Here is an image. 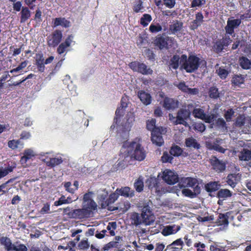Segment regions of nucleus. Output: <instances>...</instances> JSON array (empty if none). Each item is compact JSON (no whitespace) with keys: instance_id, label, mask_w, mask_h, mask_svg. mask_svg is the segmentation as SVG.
<instances>
[{"instance_id":"nucleus-1","label":"nucleus","mask_w":251,"mask_h":251,"mask_svg":"<svg viewBox=\"0 0 251 251\" xmlns=\"http://www.w3.org/2000/svg\"><path fill=\"white\" fill-rule=\"evenodd\" d=\"M156 120L151 119L146 122V127L151 131V140L153 144L161 147L164 141L162 136L167 133V128L164 126H156Z\"/></svg>"},{"instance_id":"nucleus-2","label":"nucleus","mask_w":251,"mask_h":251,"mask_svg":"<svg viewBox=\"0 0 251 251\" xmlns=\"http://www.w3.org/2000/svg\"><path fill=\"white\" fill-rule=\"evenodd\" d=\"M202 61L195 55H190L187 57L186 54L180 57V64L187 73H191L197 70Z\"/></svg>"},{"instance_id":"nucleus-3","label":"nucleus","mask_w":251,"mask_h":251,"mask_svg":"<svg viewBox=\"0 0 251 251\" xmlns=\"http://www.w3.org/2000/svg\"><path fill=\"white\" fill-rule=\"evenodd\" d=\"M175 43V39L169 37L165 33L157 35L153 40V45L160 50H167L172 48Z\"/></svg>"},{"instance_id":"nucleus-4","label":"nucleus","mask_w":251,"mask_h":251,"mask_svg":"<svg viewBox=\"0 0 251 251\" xmlns=\"http://www.w3.org/2000/svg\"><path fill=\"white\" fill-rule=\"evenodd\" d=\"M232 42L231 38L225 35L221 39H218L213 42L212 50L215 53L219 54L227 48Z\"/></svg>"},{"instance_id":"nucleus-5","label":"nucleus","mask_w":251,"mask_h":251,"mask_svg":"<svg viewBox=\"0 0 251 251\" xmlns=\"http://www.w3.org/2000/svg\"><path fill=\"white\" fill-rule=\"evenodd\" d=\"M128 66L133 71L144 75H152L153 73V71L150 67L145 63L138 61L130 62Z\"/></svg>"},{"instance_id":"nucleus-6","label":"nucleus","mask_w":251,"mask_h":251,"mask_svg":"<svg viewBox=\"0 0 251 251\" xmlns=\"http://www.w3.org/2000/svg\"><path fill=\"white\" fill-rule=\"evenodd\" d=\"M83 208L81 209H76L73 210L69 207L64 209V213L69 218L75 219H82L89 217L90 216Z\"/></svg>"},{"instance_id":"nucleus-7","label":"nucleus","mask_w":251,"mask_h":251,"mask_svg":"<svg viewBox=\"0 0 251 251\" xmlns=\"http://www.w3.org/2000/svg\"><path fill=\"white\" fill-rule=\"evenodd\" d=\"M63 38L62 31L59 29L54 30L47 38L49 47L55 48L61 42Z\"/></svg>"},{"instance_id":"nucleus-8","label":"nucleus","mask_w":251,"mask_h":251,"mask_svg":"<svg viewBox=\"0 0 251 251\" xmlns=\"http://www.w3.org/2000/svg\"><path fill=\"white\" fill-rule=\"evenodd\" d=\"M128 147L135 148L133 153L132 154V156L135 159L138 161H142L145 158L146 155V152L144 151V148L139 143L132 141L129 144Z\"/></svg>"},{"instance_id":"nucleus-9","label":"nucleus","mask_w":251,"mask_h":251,"mask_svg":"<svg viewBox=\"0 0 251 251\" xmlns=\"http://www.w3.org/2000/svg\"><path fill=\"white\" fill-rule=\"evenodd\" d=\"M190 112L188 109L180 108L177 112L176 117H173L175 119L173 121L175 125H183L186 126L187 124L186 120L190 116Z\"/></svg>"},{"instance_id":"nucleus-10","label":"nucleus","mask_w":251,"mask_h":251,"mask_svg":"<svg viewBox=\"0 0 251 251\" xmlns=\"http://www.w3.org/2000/svg\"><path fill=\"white\" fill-rule=\"evenodd\" d=\"M193 115L195 118L201 119L205 123L210 124L214 121L216 116L214 114H206L204 110L201 108H195L193 111Z\"/></svg>"},{"instance_id":"nucleus-11","label":"nucleus","mask_w":251,"mask_h":251,"mask_svg":"<svg viewBox=\"0 0 251 251\" xmlns=\"http://www.w3.org/2000/svg\"><path fill=\"white\" fill-rule=\"evenodd\" d=\"M162 179L168 184L173 185L178 182L179 177L174 172L165 170L163 173Z\"/></svg>"},{"instance_id":"nucleus-12","label":"nucleus","mask_w":251,"mask_h":251,"mask_svg":"<svg viewBox=\"0 0 251 251\" xmlns=\"http://www.w3.org/2000/svg\"><path fill=\"white\" fill-rule=\"evenodd\" d=\"M209 162L212 168L216 172L221 173L224 172L226 168V163L222 160H220L216 156H212Z\"/></svg>"},{"instance_id":"nucleus-13","label":"nucleus","mask_w":251,"mask_h":251,"mask_svg":"<svg viewBox=\"0 0 251 251\" xmlns=\"http://www.w3.org/2000/svg\"><path fill=\"white\" fill-rule=\"evenodd\" d=\"M141 217L143 223L147 225H150L154 222L152 212L148 206L144 207L143 208Z\"/></svg>"},{"instance_id":"nucleus-14","label":"nucleus","mask_w":251,"mask_h":251,"mask_svg":"<svg viewBox=\"0 0 251 251\" xmlns=\"http://www.w3.org/2000/svg\"><path fill=\"white\" fill-rule=\"evenodd\" d=\"M73 38L74 36L72 34L69 35L64 42L58 45L56 51L58 54L61 55L67 51V49L70 47Z\"/></svg>"},{"instance_id":"nucleus-15","label":"nucleus","mask_w":251,"mask_h":251,"mask_svg":"<svg viewBox=\"0 0 251 251\" xmlns=\"http://www.w3.org/2000/svg\"><path fill=\"white\" fill-rule=\"evenodd\" d=\"M241 23V19H228L225 26L226 33L231 35L234 32V29L238 27Z\"/></svg>"},{"instance_id":"nucleus-16","label":"nucleus","mask_w":251,"mask_h":251,"mask_svg":"<svg viewBox=\"0 0 251 251\" xmlns=\"http://www.w3.org/2000/svg\"><path fill=\"white\" fill-rule=\"evenodd\" d=\"M61 26L63 27L68 28L71 26V22L64 17L55 18L52 19V26L56 27Z\"/></svg>"},{"instance_id":"nucleus-17","label":"nucleus","mask_w":251,"mask_h":251,"mask_svg":"<svg viewBox=\"0 0 251 251\" xmlns=\"http://www.w3.org/2000/svg\"><path fill=\"white\" fill-rule=\"evenodd\" d=\"M183 23L178 20L174 21L169 25L170 34H175L179 32L183 27Z\"/></svg>"},{"instance_id":"nucleus-18","label":"nucleus","mask_w":251,"mask_h":251,"mask_svg":"<svg viewBox=\"0 0 251 251\" xmlns=\"http://www.w3.org/2000/svg\"><path fill=\"white\" fill-rule=\"evenodd\" d=\"M180 229V226L175 225L167 226H165L162 231V234L167 236L171 234L176 233Z\"/></svg>"},{"instance_id":"nucleus-19","label":"nucleus","mask_w":251,"mask_h":251,"mask_svg":"<svg viewBox=\"0 0 251 251\" xmlns=\"http://www.w3.org/2000/svg\"><path fill=\"white\" fill-rule=\"evenodd\" d=\"M138 97L142 102L146 105H149L151 102V95L143 90L139 91L138 92Z\"/></svg>"},{"instance_id":"nucleus-20","label":"nucleus","mask_w":251,"mask_h":251,"mask_svg":"<svg viewBox=\"0 0 251 251\" xmlns=\"http://www.w3.org/2000/svg\"><path fill=\"white\" fill-rule=\"evenodd\" d=\"M195 16V20L192 22L190 25V28L192 30L197 29L203 22V16L201 12H198Z\"/></svg>"},{"instance_id":"nucleus-21","label":"nucleus","mask_w":251,"mask_h":251,"mask_svg":"<svg viewBox=\"0 0 251 251\" xmlns=\"http://www.w3.org/2000/svg\"><path fill=\"white\" fill-rule=\"evenodd\" d=\"M119 195L126 198H132L134 196V191L131 190L129 187H122L120 189L117 188L116 190Z\"/></svg>"},{"instance_id":"nucleus-22","label":"nucleus","mask_w":251,"mask_h":251,"mask_svg":"<svg viewBox=\"0 0 251 251\" xmlns=\"http://www.w3.org/2000/svg\"><path fill=\"white\" fill-rule=\"evenodd\" d=\"M97 205L94 201H88L87 202L83 201L82 208L85 209V211L88 213L90 216L93 210L97 209Z\"/></svg>"},{"instance_id":"nucleus-23","label":"nucleus","mask_w":251,"mask_h":251,"mask_svg":"<svg viewBox=\"0 0 251 251\" xmlns=\"http://www.w3.org/2000/svg\"><path fill=\"white\" fill-rule=\"evenodd\" d=\"M221 186L219 181H210L205 184L204 188L207 192L212 193L218 191Z\"/></svg>"},{"instance_id":"nucleus-24","label":"nucleus","mask_w":251,"mask_h":251,"mask_svg":"<svg viewBox=\"0 0 251 251\" xmlns=\"http://www.w3.org/2000/svg\"><path fill=\"white\" fill-rule=\"evenodd\" d=\"M146 184L151 190L155 189L156 192H159V183L158 179L154 177H151L146 181Z\"/></svg>"},{"instance_id":"nucleus-25","label":"nucleus","mask_w":251,"mask_h":251,"mask_svg":"<svg viewBox=\"0 0 251 251\" xmlns=\"http://www.w3.org/2000/svg\"><path fill=\"white\" fill-rule=\"evenodd\" d=\"M35 64L38 70L40 72H44L45 70V61L43 55L42 53H37L35 55Z\"/></svg>"},{"instance_id":"nucleus-26","label":"nucleus","mask_w":251,"mask_h":251,"mask_svg":"<svg viewBox=\"0 0 251 251\" xmlns=\"http://www.w3.org/2000/svg\"><path fill=\"white\" fill-rule=\"evenodd\" d=\"M119 194H118L117 192H115L110 194L107 198V202H108V206H107V209L109 211H114L118 209V207L110 206V204L113 203L119 198Z\"/></svg>"},{"instance_id":"nucleus-27","label":"nucleus","mask_w":251,"mask_h":251,"mask_svg":"<svg viewBox=\"0 0 251 251\" xmlns=\"http://www.w3.org/2000/svg\"><path fill=\"white\" fill-rule=\"evenodd\" d=\"M107 192H105L98 196V202L102 209H105L108 206V202H107Z\"/></svg>"},{"instance_id":"nucleus-28","label":"nucleus","mask_w":251,"mask_h":251,"mask_svg":"<svg viewBox=\"0 0 251 251\" xmlns=\"http://www.w3.org/2000/svg\"><path fill=\"white\" fill-rule=\"evenodd\" d=\"M239 181L238 175L235 174H228L226 178V182L228 185L234 188Z\"/></svg>"},{"instance_id":"nucleus-29","label":"nucleus","mask_w":251,"mask_h":251,"mask_svg":"<svg viewBox=\"0 0 251 251\" xmlns=\"http://www.w3.org/2000/svg\"><path fill=\"white\" fill-rule=\"evenodd\" d=\"M163 106L168 110L174 109L177 107V103L173 99L165 98L163 100Z\"/></svg>"},{"instance_id":"nucleus-30","label":"nucleus","mask_w":251,"mask_h":251,"mask_svg":"<svg viewBox=\"0 0 251 251\" xmlns=\"http://www.w3.org/2000/svg\"><path fill=\"white\" fill-rule=\"evenodd\" d=\"M188 187L193 188V191L198 192H201V187L199 185L198 180L196 178L189 177V179L187 180Z\"/></svg>"},{"instance_id":"nucleus-31","label":"nucleus","mask_w":251,"mask_h":251,"mask_svg":"<svg viewBox=\"0 0 251 251\" xmlns=\"http://www.w3.org/2000/svg\"><path fill=\"white\" fill-rule=\"evenodd\" d=\"M24 155L21 157L20 162L22 164H25L28 160L35 156L33 151L31 149H26L24 151Z\"/></svg>"},{"instance_id":"nucleus-32","label":"nucleus","mask_w":251,"mask_h":251,"mask_svg":"<svg viewBox=\"0 0 251 251\" xmlns=\"http://www.w3.org/2000/svg\"><path fill=\"white\" fill-rule=\"evenodd\" d=\"M0 243L5 246L7 251H16V246L12 244L10 240L6 237H2L0 239Z\"/></svg>"},{"instance_id":"nucleus-33","label":"nucleus","mask_w":251,"mask_h":251,"mask_svg":"<svg viewBox=\"0 0 251 251\" xmlns=\"http://www.w3.org/2000/svg\"><path fill=\"white\" fill-rule=\"evenodd\" d=\"M238 157L240 160L248 161L251 159V152L250 150L243 149L239 152Z\"/></svg>"},{"instance_id":"nucleus-34","label":"nucleus","mask_w":251,"mask_h":251,"mask_svg":"<svg viewBox=\"0 0 251 251\" xmlns=\"http://www.w3.org/2000/svg\"><path fill=\"white\" fill-rule=\"evenodd\" d=\"M185 143L186 146L188 148H193L197 150L201 148L200 144L192 137L186 138Z\"/></svg>"},{"instance_id":"nucleus-35","label":"nucleus","mask_w":251,"mask_h":251,"mask_svg":"<svg viewBox=\"0 0 251 251\" xmlns=\"http://www.w3.org/2000/svg\"><path fill=\"white\" fill-rule=\"evenodd\" d=\"M216 223L218 226H227L228 225V216L227 213L219 214L216 221Z\"/></svg>"},{"instance_id":"nucleus-36","label":"nucleus","mask_w":251,"mask_h":251,"mask_svg":"<svg viewBox=\"0 0 251 251\" xmlns=\"http://www.w3.org/2000/svg\"><path fill=\"white\" fill-rule=\"evenodd\" d=\"M182 152L183 150L179 146L176 145H173L169 151V153L175 157H178L181 155Z\"/></svg>"},{"instance_id":"nucleus-37","label":"nucleus","mask_w":251,"mask_h":251,"mask_svg":"<svg viewBox=\"0 0 251 251\" xmlns=\"http://www.w3.org/2000/svg\"><path fill=\"white\" fill-rule=\"evenodd\" d=\"M130 219L132 222V224L135 225V226H138L143 223V221H142L141 215H140V214H138V213H133L131 215Z\"/></svg>"},{"instance_id":"nucleus-38","label":"nucleus","mask_w":251,"mask_h":251,"mask_svg":"<svg viewBox=\"0 0 251 251\" xmlns=\"http://www.w3.org/2000/svg\"><path fill=\"white\" fill-rule=\"evenodd\" d=\"M240 66L243 69H249L251 67V61L245 56H242L239 58V60Z\"/></svg>"},{"instance_id":"nucleus-39","label":"nucleus","mask_w":251,"mask_h":251,"mask_svg":"<svg viewBox=\"0 0 251 251\" xmlns=\"http://www.w3.org/2000/svg\"><path fill=\"white\" fill-rule=\"evenodd\" d=\"M21 22H25L30 16V11L28 7H23L20 12Z\"/></svg>"},{"instance_id":"nucleus-40","label":"nucleus","mask_w":251,"mask_h":251,"mask_svg":"<svg viewBox=\"0 0 251 251\" xmlns=\"http://www.w3.org/2000/svg\"><path fill=\"white\" fill-rule=\"evenodd\" d=\"M209 97L214 100H217L220 97V92L216 86H212L208 90Z\"/></svg>"},{"instance_id":"nucleus-41","label":"nucleus","mask_w":251,"mask_h":251,"mask_svg":"<svg viewBox=\"0 0 251 251\" xmlns=\"http://www.w3.org/2000/svg\"><path fill=\"white\" fill-rule=\"evenodd\" d=\"M232 196V192L227 189H221L219 190L217 194V197L220 199H225L230 197Z\"/></svg>"},{"instance_id":"nucleus-42","label":"nucleus","mask_w":251,"mask_h":251,"mask_svg":"<svg viewBox=\"0 0 251 251\" xmlns=\"http://www.w3.org/2000/svg\"><path fill=\"white\" fill-rule=\"evenodd\" d=\"M30 136V133L28 132L23 131L21 134V138L19 140H17V149L23 148L24 143L21 141V140H26Z\"/></svg>"},{"instance_id":"nucleus-43","label":"nucleus","mask_w":251,"mask_h":251,"mask_svg":"<svg viewBox=\"0 0 251 251\" xmlns=\"http://www.w3.org/2000/svg\"><path fill=\"white\" fill-rule=\"evenodd\" d=\"M152 20V17L149 14H144L140 19V24L143 26L146 27Z\"/></svg>"},{"instance_id":"nucleus-44","label":"nucleus","mask_w":251,"mask_h":251,"mask_svg":"<svg viewBox=\"0 0 251 251\" xmlns=\"http://www.w3.org/2000/svg\"><path fill=\"white\" fill-rule=\"evenodd\" d=\"M180 57L177 54L174 55L171 58L170 62V66L174 69H177L179 67V61Z\"/></svg>"},{"instance_id":"nucleus-45","label":"nucleus","mask_w":251,"mask_h":251,"mask_svg":"<svg viewBox=\"0 0 251 251\" xmlns=\"http://www.w3.org/2000/svg\"><path fill=\"white\" fill-rule=\"evenodd\" d=\"M182 194L187 197L190 198H196L199 194L201 193L200 192H196V191H192L188 188H184L182 190Z\"/></svg>"},{"instance_id":"nucleus-46","label":"nucleus","mask_w":251,"mask_h":251,"mask_svg":"<svg viewBox=\"0 0 251 251\" xmlns=\"http://www.w3.org/2000/svg\"><path fill=\"white\" fill-rule=\"evenodd\" d=\"M219 141L218 140H216V143L214 142L213 144H210L209 146V149L210 150H213L218 152L224 153L226 151V149L223 148L218 144Z\"/></svg>"},{"instance_id":"nucleus-47","label":"nucleus","mask_w":251,"mask_h":251,"mask_svg":"<svg viewBox=\"0 0 251 251\" xmlns=\"http://www.w3.org/2000/svg\"><path fill=\"white\" fill-rule=\"evenodd\" d=\"M63 160L61 158H50V160L47 162L46 164L48 166L52 168L61 164Z\"/></svg>"},{"instance_id":"nucleus-48","label":"nucleus","mask_w":251,"mask_h":251,"mask_svg":"<svg viewBox=\"0 0 251 251\" xmlns=\"http://www.w3.org/2000/svg\"><path fill=\"white\" fill-rule=\"evenodd\" d=\"M244 77L241 75H234L231 80L232 83L234 85H240L244 83Z\"/></svg>"},{"instance_id":"nucleus-49","label":"nucleus","mask_w":251,"mask_h":251,"mask_svg":"<svg viewBox=\"0 0 251 251\" xmlns=\"http://www.w3.org/2000/svg\"><path fill=\"white\" fill-rule=\"evenodd\" d=\"M174 159L173 156L169 153L167 151H164L163 155L161 157V160L163 163H172Z\"/></svg>"},{"instance_id":"nucleus-50","label":"nucleus","mask_w":251,"mask_h":251,"mask_svg":"<svg viewBox=\"0 0 251 251\" xmlns=\"http://www.w3.org/2000/svg\"><path fill=\"white\" fill-rule=\"evenodd\" d=\"M162 30V26L158 23L151 24L149 27V31L151 33H156Z\"/></svg>"},{"instance_id":"nucleus-51","label":"nucleus","mask_w":251,"mask_h":251,"mask_svg":"<svg viewBox=\"0 0 251 251\" xmlns=\"http://www.w3.org/2000/svg\"><path fill=\"white\" fill-rule=\"evenodd\" d=\"M144 7L143 5V1L141 0H138L134 4L133 10L135 13L142 12V10H144Z\"/></svg>"},{"instance_id":"nucleus-52","label":"nucleus","mask_w":251,"mask_h":251,"mask_svg":"<svg viewBox=\"0 0 251 251\" xmlns=\"http://www.w3.org/2000/svg\"><path fill=\"white\" fill-rule=\"evenodd\" d=\"M245 120L246 119L244 115H240L236 118V121L234 123V125L236 126L241 127L244 126L245 124Z\"/></svg>"},{"instance_id":"nucleus-53","label":"nucleus","mask_w":251,"mask_h":251,"mask_svg":"<svg viewBox=\"0 0 251 251\" xmlns=\"http://www.w3.org/2000/svg\"><path fill=\"white\" fill-rule=\"evenodd\" d=\"M77 247L80 250H86L90 247V244L88 241V239L82 240L77 245Z\"/></svg>"},{"instance_id":"nucleus-54","label":"nucleus","mask_w":251,"mask_h":251,"mask_svg":"<svg viewBox=\"0 0 251 251\" xmlns=\"http://www.w3.org/2000/svg\"><path fill=\"white\" fill-rule=\"evenodd\" d=\"M146 55L148 60L154 62L155 60V55L151 49H146L145 51Z\"/></svg>"},{"instance_id":"nucleus-55","label":"nucleus","mask_w":251,"mask_h":251,"mask_svg":"<svg viewBox=\"0 0 251 251\" xmlns=\"http://www.w3.org/2000/svg\"><path fill=\"white\" fill-rule=\"evenodd\" d=\"M136 190L138 192H141L143 190L144 184L142 180L140 179H137L134 184Z\"/></svg>"},{"instance_id":"nucleus-56","label":"nucleus","mask_w":251,"mask_h":251,"mask_svg":"<svg viewBox=\"0 0 251 251\" xmlns=\"http://www.w3.org/2000/svg\"><path fill=\"white\" fill-rule=\"evenodd\" d=\"M147 37L145 34L144 35L140 34L136 41L137 45L139 47L143 46L147 41Z\"/></svg>"},{"instance_id":"nucleus-57","label":"nucleus","mask_w":251,"mask_h":251,"mask_svg":"<svg viewBox=\"0 0 251 251\" xmlns=\"http://www.w3.org/2000/svg\"><path fill=\"white\" fill-rule=\"evenodd\" d=\"M218 75L221 79H225L228 75V72L225 69L221 67L219 68V70L217 71Z\"/></svg>"},{"instance_id":"nucleus-58","label":"nucleus","mask_w":251,"mask_h":251,"mask_svg":"<svg viewBox=\"0 0 251 251\" xmlns=\"http://www.w3.org/2000/svg\"><path fill=\"white\" fill-rule=\"evenodd\" d=\"M234 114V110L232 109H229L226 110L224 114V117L225 118L226 122H230L231 121L232 116Z\"/></svg>"},{"instance_id":"nucleus-59","label":"nucleus","mask_w":251,"mask_h":251,"mask_svg":"<svg viewBox=\"0 0 251 251\" xmlns=\"http://www.w3.org/2000/svg\"><path fill=\"white\" fill-rule=\"evenodd\" d=\"M194 128L195 130L202 132L205 130V126L202 123H197L195 124Z\"/></svg>"},{"instance_id":"nucleus-60","label":"nucleus","mask_w":251,"mask_h":251,"mask_svg":"<svg viewBox=\"0 0 251 251\" xmlns=\"http://www.w3.org/2000/svg\"><path fill=\"white\" fill-rule=\"evenodd\" d=\"M176 86L177 88L181 90L182 92L186 93L188 86L186 85V83L184 81H181L179 82Z\"/></svg>"},{"instance_id":"nucleus-61","label":"nucleus","mask_w":251,"mask_h":251,"mask_svg":"<svg viewBox=\"0 0 251 251\" xmlns=\"http://www.w3.org/2000/svg\"><path fill=\"white\" fill-rule=\"evenodd\" d=\"M40 213L45 214L50 213V204L49 202H46L44 204L43 207L41 209Z\"/></svg>"},{"instance_id":"nucleus-62","label":"nucleus","mask_w":251,"mask_h":251,"mask_svg":"<svg viewBox=\"0 0 251 251\" xmlns=\"http://www.w3.org/2000/svg\"><path fill=\"white\" fill-rule=\"evenodd\" d=\"M125 113V109L124 108H122V107H118L115 112L116 117L114 119L116 122L118 120V119L120 118L121 116H123Z\"/></svg>"},{"instance_id":"nucleus-63","label":"nucleus","mask_w":251,"mask_h":251,"mask_svg":"<svg viewBox=\"0 0 251 251\" xmlns=\"http://www.w3.org/2000/svg\"><path fill=\"white\" fill-rule=\"evenodd\" d=\"M119 246V242L117 241H111L107 244L104 247V250H108L112 248H117Z\"/></svg>"},{"instance_id":"nucleus-64","label":"nucleus","mask_w":251,"mask_h":251,"mask_svg":"<svg viewBox=\"0 0 251 251\" xmlns=\"http://www.w3.org/2000/svg\"><path fill=\"white\" fill-rule=\"evenodd\" d=\"M194 247L197 248V251H206L205 250V245L203 243H201L200 242L196 243L194 245Z\"/></svg>"}]
</instances>
